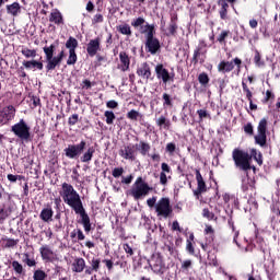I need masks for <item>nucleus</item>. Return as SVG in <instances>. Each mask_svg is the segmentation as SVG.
Masks as SVG:
<instances>
[{
  "mask_svg": "<svg viewBox=\"0 0 280 280\" xmlns=\"http://www.w3.org/2000/svg\"><path fill=\"white\" fill-rule=\"evenodd\" d=\"M60 196L63 200V202L74 211L75 215H80L81 218V224L85 231V233H91L92 231V224H91V217H89V213L86 212V209L84 208V203L82 202V197H80V194L75 188H73V185L69 183H63L61 185Z\"/></svg>",
  "mask_w": 280,
  "mask_h": 280,
  "instance_id": "obj_1",
  "label": "nucleus"
},
{
  "mask_svg": "<svg viewBox=\"0 0 280 280\" xmlns=\"http://www.w3.org/2000/svg\"><path fill=\"white\" fill-rule=\"evenodd\" d=\"M135 30H139L140 34L144 35V48L147 54L156 56L161 51V40L156 37V26L145 22V19L139 16L131 22Z\"/></svg>",
  "mask_w": 280,
  "mask_h": 280,
  "instance_id": "obj_2",
  "label": "nucleus"
},
{
  "mask_svg": "<svg viewBox=\"0 0 280 280\" xmlns=\"http://www.w3.org/2000/svg\"><path fill=\"white\" fill-rule=\"evenodd\" d=\"M232 159L236 170H240V172H245L246 174H248L249 170H254L255 172V166L250 164V161H253V155H250L248 152L235 148L232 151Z\"/></svg>",
  "mask_w": 280,
  "mask_h": 280,
  "instance_id": "obj_3",
  "label": "nucleus"
},
{
  "mask_svg": "<svg viewBox=\"0 0 280 280\" xmlns=\"http://www.w3.org/2000/svg\"><path fill=\"white\" fill-rule=\"evenodd\" d=\"M59 42L56 40L50 46H45L43 48V51L45 54L46 58V71H56V67H60L62 65V61L57 56L54 57V54H56V48L58 47Z\"/></svg>",
  "mask_w": 280,
  "mask_h": 280,
  "instance_id": "obj_4",
  "label": "nucleus"
},
{
  "mask_svg": "<svg viewBox=\"0 0 280 280\" xmlns=\"http://www.w3.org/2000/svg\"><path fill=\"white\" fill-rule=\"evenodd\" d=\"M150 191H152L150 185L143 180V177H138L133 183L129 194L135 200H141L145 198Z\"/></svg>",
  "mask_w": 280,
  "mask_h": 280,
  "instance_id": "obj_5",
  "label": "nucleus"
},
{
  "mask_svg": "<svg viewBox=\"0 0 280 280\" xmlns=\"http://www.w3.org/2000/svg\"><path fill=\"white\" fill-rule=\"evenodd\" d=\"M32 128L25 119H20L19 122L14 124L11 127V132L18 137V139H21V141H25L26 143L32 141Z\"/></svg>",
  "mask_w": 280,
  "mask_h": 280,
  "instance_id": "obj_6",
  "label": "nucleus"
},
{
  "mask_svg": "<svg viewBox=\"0 0 280 280\" xmlns=\"http://www.w3.org/2000/svg\"><path fill=\"white\" fill-rule=\"evenodd\" d=\"M155 213H156L158 218H164L165 220H167V218H172V214L174 213V209L172 208L170 198L162 197L156 202Z\"/></svg>",
  "mask_w": 280,
  "mask_h": 280,
  "instance_id": "obj_7",
  "label": "nucleus"
},
{
  "mask_svg": "<svg viewBox=\"0 0 280 280\" xmlns=\"http://www.w3.org/2000/svg\"><path fill=\"white\" fill-rule=\"evenodd\" d=\"M84 150H86V140H81L80 143L68 144L63 152L67 159L75 160L84 154Z\"/></svg>",
  "mask_w": 280,
  "mask_h": 280,
  "instance_id": "obj_8",
  "label": "nucleus"
},
{
  "mask_svg": "<svg viewBox=\"0 0 280 280\" xmlns=\"http://www.w3.org/2000/svg\"><path fill=\"white\" fill-rule=\"evenodd\" d=\"M235 67L240 73L242 71V59H240V57H236L231 61H226V60L220 61L217 69L219 73H231V71H233Z\"/></svg>",
  "mask_w": 280,
  "mask_h": 280,
  "instance_id": "obj_9",
  "label": "nucleus"
},
{
  "mask_svg": "<svg viewBox=\"0 0 280 280\" xmlns=\"http://www.w3.org/2000/svg\"><path fill=\"white\" fill-rule=\"evenodd\" d=\"M155 75L158 80H162L163 84H167V82H174L176 74L174 72H170L167 68L163 63H158L155 66Z\"/></svg>",
  "mask_w": 280,
  "mask_h": 280,
  "instance_id": "obj_10",
  "label": "nucleus"
},
{
  "mask_svg": "<svg viewBox=\"0 0 280 280\" xmlns=\"http://www.w3.org/2000/svg\"><path fill=\"white\" fill-rule=\"evenodd\" d=\"M16 117V108L13 105H8L0 110V126L10 124Z\"/></svg>",
  "mask_w": 280,
  "mask_h": 280,
  "instance_id": "obj_11",
  "label": "nucleus"
},
{
  "mask_svg": "<svg viewBox=\"0 0 280 280\" xmlns=\"http://www.w3.org/2000/svg\"><path fill=\"white\" fill-rule=\"evenodd\" d=\"M195 174L197 180V189L194 190V196H196L197 200H199L200 196L207 191V183L205 182L202 174H200V170L196 168Z\"/></svg>",
  "mask_w": 280,
  "mask_h": 280,
  "instance_id": "obj_12",
  "label": "nucleus"
},
{
  "mask_svg": "<svg viewBox=\"0 0 280 280\" xmlns=\"http://www.w3.org/2000/svg\"><path fill=\"white\" fill-rule=\"evenodd\" d=\"M86 51L90 58L97 56V51H102V38L96 37L94 39H90L86 46Z\"/></svg>",
  "mask_w": 280,
  "mask_h": 280,
  "instance_id": "obj_13",
  "label": "nucleus"
},
{
  "mask_svg": "<svg viewBox=\"0 0 280 280\" xmlns=\"http://www.w3.org/2000/svg\"><path fill=\"white\" fill-rule=\"evenodd\" d=\"M177 34H178V14L173 13V14H171V20H170L168 26L166 28L165 36L176 37Z\"/></svg>",
  "mask_w": 280,
  "mask_h": 280,
  "instance_id": "obj_14",
  "label": "nucleus"
},
{
  "mask_svg": "<svg viewBox=\"0 0 280 280\" xmlns=\"http://www.w3.org/2000/svg\"><path fill=\"white\" fill-rule=\"evenodd\" d=\"M207 60V49H202V47H196L194 50L191 62L192 65H205Z\"/></svg>",
  "mask_w": 280,
  "mask_h": 280,
  "instance_id": "obj_15",
  "label": "nucleus"
},
{
  "mask_svg": "<svg viewBox=\"0 0 280 280\" xmlns=\"http://www.w3.org/2000/svg\"><path fill=\"white\" fill-rule=\"evenodd\" d=\"M39 253L44 261H48L50 264L56 261V254L54 253V250H51L49 245L42 246L39 248Z\"/></svg>",
  "mask_w": 280,
  "mask_h": 280,
  "instance_id": "obj_16",
  "label": "nucleus"
},
{
  "mask_svg": "<svg viewBox=\"0 0 280 280\" xmlns=\"http://www.w3.org/2000/svg\"><path fill=\"white\" fill-rule=\"evenodd\" d=\"M137 75L142 78V80H153L152 78V68L148 62H143L140 68L137 69Z\"/></svg>",
  "mask_w": 280,
  "mask_h": 280,
  "instance_id": "obj_17",
  "label": "nucleus"
},
{
  "mask_svg": "<svg viewBox=\"0 0 280 280\" xmlns=\"http://www.w3.org/2000/svg\"><path fill=\"white\" fill-rule=\"evenodd\" d=\"M5 11L9 16H13V19H16V16L21 14V3H19V1H14L11 4H7Z\"/></svg>",
  "mask_w": 280,
  "mask_h": 280,
  "instance_id": "obj_18",
  "label": "nucleus"
},
{
  "mask_svg": "<svg viewBox=\"0 0 280 280\" xmlns=\"http://www.w3.org/2000/svg\"><path fill=\"white\" fill-rule=\"evenodd\" d=\"M39 218L43 222H52L54 221V209L51 205L47 203L46 208H44L40 213Z\"/></svg>",
  "mask_w": 280,
  "mask_h": 280,
  "instance_id": "obj_19",
  "label": "nucleus"
},
{
  "mask_svg": "<svg viewBox=\"0 0 280 280\" xmlns=\"http://www.w3.org/2000/svg\"><path fill=\"white\" fill-rule=\"evenodd\" d=\"M242 89L246 100L249 102L250 110H257V104L253 103V91H250V88H248V84H246L244 81H242Z\"/></svg>",
  "mask_w": 280,
  "mask_h": 280,
  "instance_id": "obj_20",
  "label": "nucleus"
},
{
  "mask_svg": "<svg viewBox=\"0 0 280 280\" xmlns=\"http://www.w3.org/2000/svg\"><path fill=\"white\" fill-rule=\"evenodd\" d=\"M0 246H1V248H3V249H7V248H16V246H19V238L14 240V238H10V237L3 235V236L0 238Z\"/></svg>",
  "mask_w": 280,
  "mask_h": 280,
  "instance_id": "obj_21",
  "label": "nucleus"
},
{
  "mask_svg": "<svg viewBox=\"0 0 280 280\" xmlns=\"http://www.w3.org/2000/svg\"><path fill=\"white\" fill-rule=\"evenodd\" d=\"M119 60H120V69L121 71L126 72L130 70V57L128 56V52L120 51L119 52Z\"/></svg>",
  "mask_w": 280,
  "mask_h": 280,
  "instance_id": "obj_22",
  "label": "nucleus"
},
{
  "mask_svg": "<svg viewBox=\"0 0 280 280\" xmlns=\"http://www.w3.org/2000/svg\"><path fill=\"white\" fill-rule=\"evenodd\" d=\"M119 155L126 161H135V147L125 145L124 149L119 151Z\"/></svg>",
  "mask_w": 280,
  "mask_h": 280,
  "instance_id": "obj_23",
  "label": "nucleus"
},
{
  "mask_svg": "<svg viewBox=\"0 0 280 280\" xmlns=\"http://www.w3.org/2000/svg\"><path fill=\"white\" fill-rule=\"evenodd\" d=\"M49 22L58 26L65 25V18L58 9H55L49 15Z\"/></svg>",
  "mask_w": 280,
  "mask_h": 280,
  "instance_id": "obj_24",
  "label": "nucleus"
},
{
  "mask_svg": "<svg viewBox=\"0 0 280 280\" xmlns=\"http://www.w3.org/2000/svg\"><path fill=\"white\" fill-rule=\"evenodd\" d=\"M162 172L160 173V184L167 185V174H172V167H170L168 163L163 162L161 164Z\"/></svg>",
  "mask_w": 280,
  "mask_h": 280,
  "instance_id": "obj_25",
  "label": "nucleus"
},
{
  "mask_svg": "<svg viewBox=\"0 0 280 280\" xmlns=\"http://www.w3.org/2000/svg\"><path fill=\"white\" fill-rule=\"evenodd\" d=\"M218 5H220L219 15L221 21H229V2L226 0H219Z\"/></svg>",
  "mask_w": 280,
  "mask_h": 280,
  "instance_id": "obj_26",
  "label": "nucleus"
},
{
  "mask_svg": "<svg viewBox=\"0 0 280 280\" xmlns=\"http://www.w3.org/2000/svg\"><path fill=\"white\" fill-rule=\"evenodd\" d=\"M155 124L160 130H170L172 128V121L167 119L164 115H161L159 118L155 119Z\"/></svg>",
  "mask_w": 280,
  "mask_h": 280,
  "instance_id": "obj_27",
  "label": "nucleus"
},
{
  "mask_svg": "<svg viewBox=\"0 0 280 280\" xmlns=\"http://www.w3.org/2000/svg\"><path fill=\"white\" fill-rule=\"evenodd\" d=\"M22 65H23L24 69H27V70L38 69V71H43V69H44L43 62L38 61V60H34V59L33 60H24L22 62Z\"/></svg>",
  "mask_w": 280,
  "mask_h": 280,
  "instance_id": "obj_28",
  "label": "nucleus"
},
{
  "mask_svg": "<svg viewBox=\"0 0 280 280\" xmlns=\"http://www.w3.org/2000/svg\"><path fill=\"white\" fill-rule=\"evenodd\" d=\"M84 268H86V260L84 258H75L72 262V272H84Z\"/></svg>",
  "mask_w": 280,
  "mask_h": 280,
  "instance_id": "obj_29",
  "label": "nucleus"
},
{
  "mask_svg": "<svg viewBox=\"0 0 280 280\" xmlns=\"http://www.w3.org/2000/svg\"><path fill=\"white\" fill-rule=\"evenodd\" d=\"M95 154V147H89L88 150L80 158L81 163H91Z\"/></svg>",
  "mask_w": 280,
  "mask_h": 280,
  "instance_id": "obj_30",
  "label": "nucleus"
},
{
  "mask_svg": "<svg viewBox=\"0 0 280 280\" xmlns=\"http://www.w3.org/2000/svg\"><path fill=\"white\" fill-rule=\"evenodd\" d=\"M203 233L208 242H213L215 240V230L213 229V226L206 224Z\"/></svg>",
  "mask_w": 280,
  "mask_h": 280,
  "instance_id": "obj_31",
  "label": "nucleus"
},
{
  "mask_svg": "<svg viewBox=\"0 0 280 280\" xmlns=\"http://www.w3.org/2000/svg\"><path fill=\"white\" fill-rule=\"evenodd\" d=\"M231 35L230 30H222L220 34L217 36V43L219 45H226V38Z\"/></svg>",
  "mask_w": 280,
  "mask_h": 280,
  "instance_id": "obj_32",
  "label": "nucleus"
},
{
  "mask_svg": "<svg viewBox=\"0 0 280 280\" xmlns=\"http://www.w3.org/2000/svg\"><path fill=\"white\" fill-rule=\"evenodd\" d=\"M11 266H12L14 272L19 275V277H25V269L23 268V265H21V262H19V260H13L11 262Z\"/></svg>",
  "mask_w": 280,
  "mask_h": 280,
  "instance_id": "obj_33",
  "label": "nucleus"
},
{
  "mask_svg": "<svg viewBox=\"0 0 280 280\" xmlns=\"http://www.w3.org/2000/svg\"><path fill=\"white\" fill-rule=\"evenodd\" d=\"M66 49L69 51H75V49H78V39L73 36H70L66 42Z\"/></svg>",
  "mask_w": 280,
  "mask_h": 280,
  "instance_id": "obj_34",
  "label": "nucleus"
},
{
  "mask_svg": "<svg viewBox=\"0 0 280 280\" xmlns=\"http://www.w3.org/2000/svg\"><path fill=\"white\" fill-rule=\"evenodd\" d=\"M162 100H163V108H174V101L172 98V95L167 93H163Z\"/></svg>",
  "mask_w": 280,
  "mask_h": 280,
  "instance_id": "obj_35",
  "label": "nucleus"
},
{
  "mask_svg": "<svg viewBox=\"0 0 280 280\" xmlns=\"http://www.w3.org/2000/svg\"><path fill=\"white\" fill-rule=\"evenodd\" d=\"M254 139L255 143H257V145H260V148H264L268 141V137L266 136V133H258L254 137Z\"/></svg>",
  "mask_w": 280,
  "mask_h": 280,
  "instance_id": "obj_36",
  "label": "nucleus"
},
{
  "mask_svg": "<svg viewBox=\"0 0 280 280\" xmlns=\"http://www.w3.org/2000/svg\"><path fill=\"white\" fill-rule=\"evenodd\" d=\"M117 31L124 36H132V30L129 24H122L117 26Z\"/></svg>",
  "mask_w": 280,
  "mask_h": 280,
  "instance_id": "obj_37",
  "label": "nucleus"
},
{
  "mask_svg": "<svg viewBox=\"0 0 280 280\" xmlns=\"http://www.w3.org/2000/svg\"><path fill=\"white\" fill-rule=\"evenodd\" d=\"M78 62V54L75 50H69V56L67 59L68 67H73Z\"/></svg>",
  "mask_w": 280,
  "mask_h": 280,
  "instance_id": "obj_38",
  "label": "nucleus"
},
{
  "mask_svg": "<svg viewBox=\"0 0 280 280\" xmlns=\"http://www.w3.org/2000/svg\"><path fill=\"white\" fill-rule=\"evenodd\" d=\"M21 54L22 56H24V58H27V59L36 58L37 56L36 49H30L27 47L22 48Z\"/></svg>",
  "mask_w": 280,
  "mask_h": 280,
  "instance_id": "obj_39",
  "label": "nucleus"
},
{
  "mask_svg": "<svg viewBox=\"0 0 280 280\" xmlns=\"http://www.w3.org/2000/svg\"><path fill=\"white\" fill-rule=\"evenodd\" d=\"M198 82L201 84V86H208L209 82H211V79L209 78V74L207 72H201L198 75Z\"/></svg>",
  "mask_w": 280,
  "mask_h": 280,
  "instance_id": "obj_40",
  "label": "nucleus"
},
{
  "mask_svg": "<svg viewBox=\"0 0 280 280\" xmlns=\"http://www.w3.org/2000/svg\"><path fill=\"white\" fill-rule=\"evenodd\" d=\"M202 218H206V220H214V222L218 221V217H215V213L213 211L209 210V208H203L202 209Z\"/></svg>",
  "mask_w": 280,
  "mask_h": 280,
  "instance_id": "obj_41",
  "label": "nucleus"
},
{
  "mask_svg": "<svg viewBox=\"0 0 280 280\" xmlns=\"http://www.w3.org/2000/svg\"><path fill=\"white\" fill-rule=\"evenodd\" d=\"M104 117L106 118L105 121L107 126H113V124H115L116 116L113 110H106Z\"/></svg>",
  "mask_w": 280,
  "mask_h": 280,
  "instance_id": "obj_42",
  "label": "nucleus"
},
{
  "mask_svg": "<svg viewBox=\"0 0 280 280\" xmlns=\"http://www.w3.org/2000/svg\"><path fill=\"white\" fill-rule=\"evenodd\" d=\"M254 65L259 68L266 67V62L261 59V54L259 52V50H255Z\"/></svg>",
  "mask_w": 280,
  "mask_h": 280,
  "instance_id": "obj_43",
  "label": "nucleus"
},
{
  "mask_svg": "<svg viewBox=\"0 0 280 280\" xmlns=\"http://www.w3.org/2000/svg\"><path fill=\"white\" fill-rule=\"evenodd\" d=\"M257 130H258V133L266 135V130H268V119L266 118L260 119Z\"/></svg>",
  "mask_w": 280,
  "mask_h": 280,
  "instance_id": "obj_44",
  "label": "nucleus"
},
{
  "mask_svg": "<svg viewBox=\"0 0 280 280\" xmlns=\"http://www.w3.org/2000/svg\"><path fill=\"white\" fill-rule=\"evenodd\" d=\"M255 185H256L255 178L248 177L247 178V184L242 185V190L243 191H248V189L254 190V189H256Z\"/></svg>",
  "mask_w": 280,
  "mask_h": 280,
  "instance_id": "obj_45",
  "label": "nucleus"
},
{
  "mask_svg": "<svg viewBox=\"0 0 280 280\" xmlns=\"http://www.w3.org/2000/svg\"><path fill=\"white\" fill-rule=\"evenodd\" d=\"M152 270L155 275H163V261L158 259L156 262L152 265Z\"/></svg>",
  "mask_w": 280,
  "mask_h": 280,
  "instance_id": "obj_46",
  "label": "nucleus"
},
{
  "mask_svg": "<svg viewBox=\"0 0 280 280\" xmlns=\"http://www.w3.org/2000/svg\"><path fill=\"white\" fill-rule=\"evenodd\" d=\"M228 224H229L230 229H232V232L234 233L233 242H234V244H237V237H240V231L235 230V222H233V219L230 218L228 220Z\"/></svg>",
  "mask_w": 280,
  "mask_h": 280,
  "instance_id": "obj_47",
  "label": "nucleus"
},
{
  "mask_svg": "<svg viewBox=\"0 0 280 280\" xmlns=\"http://www.w3.org/2000/svg\"><path fill=\"white\" fill-rule=\"evenodd\" d=\"M34 280H46L47 279V272H45L42 269H36L33 273Z\"/></svg>",
  "mask_w": 280,
  "mask_h": 280,
  "instance_id": "obj_48",
  "label": "nucleus"
},
{
  "mask_svg": "<svg viewBox=\"0 0 280 280\" xmlns=\"http://www.w3.org/2000/svg\"><path fill=\"white\" fill-rule=\"evenodd\" d=\"M139 117H141V114L137 109H131L127 113V119L131 121H138Z\"/></svg>",
  "mask_w": 280,
  "mask_h": 280,
  "instance_id": "obj_49",
  "label": "nucleus"
},
{
  "mask_svg": "<svg viewBox=\"0 0 280 280\" xmlns=\"http://www.w3.org/2000/svg\"><path fill=\"white\" fill-rule=\"evenodd\" d=\"M250 156L254 158V161H256L258 165H264V155H261V153H257V150L253 149Z\"/></svg>",
  "mask_w": 280,
  "mask_h": 280,
  "instance_id": "obj_50",
  "label": "nucleus"
},
{
  "mask_svg": "<svg viewBox=\"0 0 280 280\" xmlns=\"http://www.w3.org/2000/svg\"><path fill=\"white\" fill-rule=\"evenodd\" d=\"M150 149H151L150 143L140 141V154H142V156H145V154L150 152Z\"/></svg>",
  "mask_w": 280,
  "mask_h": 280,
  "instance_id": "obj_51",
  "label": "nucleus"
},
{
  "mask_svg": "<svg viewBox=\"0 0 280 280\" xmlns=\"http://www.w3.org/2000/svg\"><path fill=\"white\" fill-rule=\"evenodd\" d=\"M7 178L11 184L16 183V180H25V176L23 175H14V174H8Z\"/></svg>",
  "mask_w": 280,
  "mask_h": 280,
  "instance_id": "obj_52",
  "label": "nucleus"
},
{
  "mask_svg": "<svg viewBox=\"0 0 280 280\" xmlns=\"http://www.w3.org/2000/svg\"><path fill=\"white\" fill-rule=\"evenodd\" d=\"M100 264H102V260L100 258H93L91 261V268L94 270V272H100Z\"/></svg>",
  "mask_w": 280,
  "mask_h": 280,
  "instance_id": "obj_53",
  "label": "nucleus"
},
{
  "mask_svg": "<svg viewBox=\"0 0 280 280\" xmlns=\"http://www.w3.org/2000/svg\"><path fill=\"white\" fill-rule=\"evenodd\" d=\"M78 121H80V115H78V114H72V115L68 118V126H75V124H78Z\"/></svg>",
  "mask_w": 280,
  "mask_h": 280,
  "instance_id": "obj_54",
  "label": "nucleus"
},
{
  "mask_svg": "<svg viewBox=\"0 0 280 280\" xmlns=\"http://www.w3.org/2000/svg\"><path fill=\"white\" fill-rule=\"evenodd\" d=\"M122 248L127 257H132V255H135V249H132V246H130V244L128 243L122 244Z\"/></svg>",
  "mask_w": 280,
  "mask_h": 280,
  "instance_id": "obj_55",
  "label": "nucleus"
},
{
  "mask_svg": "<svg viewBox=\"0 0 280 280\" xmlns=\"http://www.w3.org/2000/svg\"><path fill=\"white\" fill-rule=\"evenodd\" d=\"M112 176L114 178H119L120 176H124V167H115L113 171H112Z\"/></svg>",
  "mask_w": 280,
  "mask_h": 280,
  "instance_id": "obj_56",
  "label": "nucleus"
},
{
  "mask_svg": "<svg viewBox=\"0 0 280 280\" xmlns=\"http://www.w3.org/2000/svg\"><path fill=\"white\" fill-rule=\"evenodd\" d=\"M244 132H245L246 135H249V137H253V135H255V129L253 128V124L247 122V124L244 126Z\"/></svg>",
  "mask_w": 280,
  "mask_h": 280,
  "instance_id": "obj_57",
  "label": "nucleus"
},
{
  "mask_svg": "<svg viewBox=\"0 0 280 280\" xmlns=\"http://www.w3.org/2000/svg\"><path fill=\"white\" fill-rule=\"evenodd\" d=\"M186 250L190 255H196V247H194V243L186 241Z\"/></svg>",
  "mask_w": 280,
  "mask_h": 280,
  "instance_id": "obj_58",
  "label": "nucleus"
},
{
  "mask_svg": "<svg viewBox=\"0 0 280 280\" xmlns=\"http://www.w3.org/2000/svg\"><path fill=\"white\" fill-rule=\"evenodd\" d=\"M31 102H32L31 108H36V107H38V106H42V104H40V97H38V96H36V95H33V96L31 97Z\"/></svg>",
  "mask_w": 280,
  "mask_h": 280,
  "instance_id": "obj_59",
  "label": "nucleus"
},
{
  "mask_svg": "<svg viewBox=\"0 0 280 280\" xmlns=\"http://www.w3.org/2000/svg\"><path fill=\"white\" fill-rule=\"evenodd\" d=\"M10 212L11 211L5 208H0V222H3V220L10 215Z\"/></svg>",
  "mask_w": 280,
  "mask_h": 280,
  "instance_id": "obj_60",
  "label": "nucleus"
},
{
  "mask_svg": "<svg viewBox=\"0 0 280 280\" xmlns=\"http://www.w3.org/2000/svg\"><path fill=\"white\" fill-rule=\"evenodd\" d=\"M92 23L93 25H96V23H104V15H102V13H96L92 19Z\"/></svg>",
  "mask_w": 280,
  "mask_h": 280,
  "instance_id": "obj_61",
  "label": "nucleus"
},
{
  "mask_svg": "<svg viewBox=\"0 0 280 280\" xmlns=\"http://www.w3.org/2000/svg\"><path fill=\"white\" fill-rule=\"evenodd\" d=\"M211 244H213V242L206 240V243H201L200 246L205 253H211Z\"/></svg>",
  "mask_w": 280,
  "mask_h": 280,
  "instance_id": "obj_62",
  "label": "nucleus"
},
{
  "mask_svg": "<svg viewBox=\"0 0 280 280\" xmlns=\"http://www.w3.org/2000/svg\"><path fill=\"white\" fill-rule=\"evenodd\" d=\"M166 152H168V154H174V152H176V143L174 142H170L166 144Z\"/></svg>",
  "mask_w": 280,
  "mask_h": 280,
  "instance_id": "obj_63",
  "label": "nucleus"
},
{
  "mask_svg": "<svg viewBox=\"0 0 280 280\" xmlns=\"http://www.w3.org/2000/svg\"><path fill=\"white\" fill-rule=\"evenodd\" d=\"M197 115L199 116L200 121H202L203 119H207V117H209V113H207V109L197 110Z\"/></svg>",
  "mask_w": 280,
  "mask_h": 280,
  "instance_id": "obj_64",
  "label": "nucleus"
}]
</instances>
